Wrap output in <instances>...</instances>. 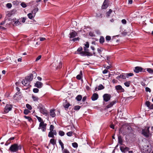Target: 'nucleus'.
<instances>
[{
	"label": "nucleus",
	"instance_id": "1",
	"mask_svg": "<svg viewBox=\"0 0 153 153\" xmlns=\"http://www.w3.org/2000/svg\"><path fill=\"white\" fill-rule=\"evenodd\" d=\"M38 108L39 110L40 113L46 116L49 115L48 112L45 109L44 106L41 104H39L38 107Z\"/></svg>",
	"mask_w": 153,
	"mask_h": 153
},
{
	"label": "nucleus",
	"instance_id": "2",
	"mask_svg": "<svg viewBox=\"0 0 153 153\" xmlns=\"http://www.w3.org/2000/svg\"><path fill=\"white\" fill-rule=\"evenodd\" d=\"M22 146L21 145H18L17 144H14L12 145L9 148L10 150L13 152H15L18 150H21Z\"/></svg>",
	"mask_w": 153,
	"mask_h": 153
},
{
	"label": "nucleus",
	"instance_id": "3",
	"mask_svg": "<svg viewBox=\"0 0 153 153\" xmlns=\"http://www.w3.org/2000/svg\"><path fill=\"white\" fill-rule=\"evenodd\" d=\"M149 127H146L142 130V134L146 137H148L149 136Z\"/></svg>",
	"mask_w": 153,
	"mask_h": 153
},
{
	"label": "nucleus",
	"instance_id": "4",
	"mask_svg": "<svg viewBox=\"0 0 153 153\" xmlns=\"http://www.w3.org/2000/svg\"><path fill=\"white\" fill-rule=\"evenodd\" d=\"M85 51H82L79 53V54L82 56H85L86 55L88 56H91L93 55L91 53L88 52V49H86L85 48H84Z\"/></svg>",
	"mask_w": 153,
	"mask_h": 153
},
{
	"label": "nucleus",
	"instance_id": "5",
	"mask_svg": "<svg viewBox=\"0 0 153 153\" xmlns=\"http://www.w3.org/2000/svg\"><path fill=\"white\" fill-rule=\"evenodd\" d=\"M47 124L44 123L43 121L40 123L38 129H41L43 131H45L46 129Z\"/></svg>",
	"mask_w": 153,
	"mask_h": 153
},
{
	"label": "nucleus",
	"instance_id": "6",
	"mask_svg": "<svg viewBox=\"0 0 153 153\" xmlns=\"http://www.w3.org/2000/svg\"><path fill=\"white\" fill-rule=\"evenodd\" d=\"M12 108V106L11 105H7L4 108V112L5 113H8L9 111L11 110Z\"/></svg>",
	"mask_w": 153,
	"mask_h": 153
},
{
	"label": "nucleus",
	"instance_id": "7",
	"mask_svg": "<svg viewBox=\"0 0 153 153\" xmlns=\"http://www.w3.org/2000/svg\"><path fill=\"white\" fill-rule=\"evenodd\" d=\"M111 95L108 94H105L103 96L104 100L105 102H108L111 99Z\"/></svg>",
	"mask_w": 153,
	"mask_h": 153
},
{
	"label": "nucleus",
	"instance_id": "8",
	"mask_svg": "<svg viewBox=\"0 0 153 153\" xmlns=\"http://www.w3.org/2000/svg\"><path fill=\"white\" fill-rule=\"evenodd\" d=\"M143 68L137 66L135 68L134 70V71L137 73L141 72L142 71Z\"/></svg>",
	"mask_w": 153,
	"mask_h": 153
},
{
	"label": "nucleus",
	"instance_id": "9",
	"mask_svg": "<svg viewBox=\"0 0 153 153\" xmlns=\"http://www.w3.org/2000/svg\"><path fill=\"white\" fill-rule=\"evenodd\" d=\"M56 64L57 65L56 67V69H59L62 68V63H61V62H57V61L56 62H54V63L53 64V66H54V65H56Z\"/></svg>",
	"mask_w": 153,
	"mask_h": 153
},
{
	"label": "nucleus",
	"instance_id": "10",
	"mask_svg": "<svg viewBox=\"0 0 153 153\" xmlns=\"http://www.w3.org/2000/svg\"><path fill=\"white\" fill-rule=\"evenodd\" d=\"M115 88L117 91H119L120 92H123L124 91V89L120 85L116 86L115 87Z\"/></svg>",
	"mask_w": 153,
	"mask_h": 153
},
{
	"label": "nucleus",
	"instance_id": "11",
	"mask_svg": "<svg viewBox=\"0 0 153 153\" xmlns=\"http://www.w3.org/2000/svg\"><path fill=\"white\" fill-rule=\"evenodd\" d=\"M13 22H14V23L13 25L14 26H17L20 24H21V23L19 21V19H18L16 20V19H13L12 20Z\"/></svg>",
	"mask_w": 153,
	"mask_h": 153
},
{
	"label": "nucleus",
	"instance_id": "12",
	"mask_svg": "<svg viewBox=\"0 0 153 153\" xmlns=\"http://www.w3.org/2000/svg\"><path fill=\"white\" fill-rule=\"evenodd\" d=\"M43 83L39 81H37L35 84V86L36 87L39 88H41L43 86Z\"/></svg>",
	"mask_w": 153,
	"mask_h": 153
},
{
	"label": "nucleus",
	"instance_id": "13",
	"mask_svg": "<svg viewBox=\"0 0 153 153\" xmlns=\"http://www.w3.org/2000/svg\"><path fill=\"white\" fill-rule=\"evenodd\" d=\"M69 35L70 36V38H74L77 35V33L75 31L72 30V32L70 33Z\"/></svg>",
	"mask_w": 153,
	"mask_h": 153
},
{
	"label": "nucleus",
	"instance_id": "14",
	"mask_svg": "<svg viewBox=\"0 0 153 153\" xmlns=\"http://www.w3.org/2000/svg\"><path fill=\"white\" fill-rule=\"evenodd\" d=\"M108 1L105 0L102 6V9H105L108 7Z\"/></svg>",
	"mask_w": 153,
	"mask_h": 153
},
{
	"label": "nucleus",
	"instance_id": "15",
	"mask_svg": "<svg viewBox=\"0 0 153 153\" xmlns=\"http://www.w3.org/2000/svg\"><path fill=\"white\" fill-rule=\"evenodd\" d=\"M147 148H146L145 149H143L144 150V152L145 153H150L152 150V147L151 146L150 147H149V146H147Z\"/></svg>",
	"mask_w": 153,
	"mask_h": 153
},
{
	"label": "nucleus",
	"instance_id": "16",
	"mask_svg": "<svg viewBox=\"0 0 153 153\" xmlns=\"http://www.w3.org/2000/svg\"><path fill=\"white\" fill-rule=\"evenodd\" d=\"M117 101L116 100H114L113 101L111 102L109 104L107 105L106 106L107 108H109L112 107L113 105L115 104L116 103Z\"/></svg>",
	"mask_w": 153,
	"mask_h": 153
},
{
	"label": "nucleus",
	"instance_id": "17",
	"mask_svg": "<svg viewBox=\"0 0 153 153\" xmlns=\"http://www.w3.org/2000/svg\"><path fill=\"white\" fill-rule=\"evenodd\" d=\"M98 98V95L97 94L94 93L92 96L91 97V98L92 100L95 101Z\"/></svg>",
	"mask_w": 153,
	"mask_h": 153
},
{
	"label": "nucleus",
	"instance_id": "18",
	"mask_svg": "<svg viewBox=\"0 0 153 153\" xmlns=\"http://www.w3.org/2000/svg\"><path fill=\"white\" fill-rule=\"evenodd\" d=\"M25 79L30 82L33 79V74H31L29 76L26 77Z\"/></svg>",
	"mask_w": 153,
	"mask_h": 153
},
{
	"label": "nucleus",
	"instance_id": "19",
	"mask_svg": "<svg viewBox=\"0 0 153 153\" xmlns=\"http://www.w3.org/2000/svg\"><path fill=\"white\" fill-rule=\"evenodd\" d=\"M55 110L54 109H51L50 110V115L52 117H54L56 116V114L54 112Z\"/></svg>",
	"mask_w": 153,
	"mask_h": 153
},
{
	"label": "nucleus",
	"instance_id": "20",
	"mask_svg": "<svg viewBox=\"0 0 153 153\" xmlns=\"http://www.w3.org/2000/svg\"><path fill=\"white\" fill-rule=\"evenodd\" d=\"M22 84L25 86H28L30 83L26 79L23 80L22 82Z\"/></svg>",
	"mask_w": 153,
	"mask_h": 153
},
{
	"label": "nucleus",
	"instance_id": "21",
	"mask_svg": "<svg viewBox=\"0 0 153 153\" xmlns=\"http://www.w3.org/2000/svg\"><path fill=\"white\" fill-rule=\"evenodd\" d=\"M124 75H120V76H118L116 77V79H120V78H121L123 79H126V76L125 74Z\"/></svg>",
	"mask_w": 153,
	"mask_h": 153
},
{
	"label": "nucleus",
	"instance_id": "22",
	"mask_svg": "<svg viewBox=\"0 0 153 153\" xmlns=\"http://www.w3.org/2000/svg\"><path fill=\"white\" fill-rule=\"evenodd\" d=\"M70 105V104L69 103H63V106L65 109H68Z\"/></svg>",
	"mask_w": 153,
	"mask_h": 153
},
{
	"label": "nucleus",
	"instance_id": "23",
	"mask_svg": "<svg viewBox=\"0 0 153 153\" xmlns=\"http://www.w3.org/2000/svg\"><path fill=\"white\" fill-rule=\"evenodd\" d=\"M27 16L30 19H32L35 16L33 14H32V13L31 12L28 13L27 15Z\"/></svg>",
	"mask_w": 153,
	"mask_h": 153
},
{
	"label": "nucleus",
	"instance_id": "24",
	"mask_svg": "<svg viewBox=\"0 0 153 153\" xmlns=\"http://www.w3.org/2000/svg\"><path fill=\"white\" fill-rule=\"evenodd\" d=\"M39 9L38 8H35L32 11L31 13L33 14L35 16L36 13L38 11Z\"/></svg>",
	"mask_w": 153,
	"mask_h": 153
},
{
	"label": "nucleus",
	"instance_id": "25",
	"mask_svg": "<svg viewBox=\"0 0 153 153\" xmlns=\"http://www.w3.org/2000/svg\"><path fill=\"white\" fill-rule=\"evenodd\" d=\"M118 142L119 144L122 145L123 143V140L121 136L118 137Z\"/></svg>",
	"mask_w": 153,
	"mask_h": 153
},
{
	"label": "nucleus",
	"instance_id": "26",
	"mask_svg": "<svg viewBox=\"0 0 153 153\" xmlns=\"http://www.w3.org/2000/svg\"><path fill=\"white\" fill-rule=\"evenodd\" d=\"M82 74V71H80V74L76 76V79H78L80 80L81 78V76Z\"/></svg>",
	"mask_w": 153,
	"mask_h": 153
},
{
	"label": "nucleus",
	"instance_id": "27",
	"mask_svg": "<svg viewBox=\"0 0 153 153\" xmlns=\"http://www.w3.org/2000/svg\"><path fill=\"white\" fill-rule=\"evenodd\" d=\"M105 39L103 36H101L100 37V42L101 44H102L104 42Z\"/></svg>",
	"mask_w": 153,
	"mask_h": 153
},
{
	"label": "nucleus",
	"instance_id": "28",
	"mask_svg": "<svg viewBox=\"0 0 153 153\" xmlns=\"http://www.w3.org/2000/svg\"><path fill=\"white\" fill-rule=\"evenodd\" d=\"M32 98L33 99V100L35 101H37L39 99L38 97H37L36 96H35L33 95L32 96Z\"/></svg>",
	"mask_w": 153,
	"mask_h": 153
},
{
	"label": "nucleus",
	"instance_id": "29",
	"mask_svg": "<svg viewBox=\"0 0 153 153\" xmlns=\"http://www.w3.org/2000/svg\"><path fill=\"white\" fill-rule=\"evenodd\" d=\"M82 98V96L80 95H78L76 98V99L78 101H79L81 100Z\"/></svg>",
	"mask_w": 153,
	"mask_h": 153
},
{
	"label": "nucleus",
	"instance_id": "30",
	"mask_svg": "<svg viewBox=\"0 0 153 153\" xmlns=\"http://www.w3.org/2000/svg\"><path fill=\"white\" fill-rule=\"evenodd\" d=\"M104 88V87L102 84H100L98 86V90H99L103 89Z\"/></svg>",
	"mask_w": 153,
	"mask_h": 153
},
{
	"label": "nucleus",
	"instance_id": "31",
	"mask_svg": "<svg viewBox=\"0 0 153 153\" xmlns=\"http://www.w3.org/2000/svg\"><path fill=\"white\" fill-rule=\"evenodd\" d=\"M48 136L49 137L54 138V135L53 134V132L52 131H50L49 133Z\"/></svg>",
	"mask_w": 153,
	"mask_h": 153
},
{
	"label": "nucleus",
	"instance_id": "32",
	"mask_svg": "<svg viewBox=\"0 0 153 153\" xmlns=\"http://www.w3.org/2000/svg\"><path fill=\"white\" fill-rule=\"evenodd\" d=\"M50 143L53 146L56 144V142L54 139H51L50 140Z\"/></svg>",
	"mask_w": 153,
	"mask_h": 153
},
{
	"label": "nucleus",
	"instance_id": "33",
	"mask_svg": "<svg viewBox=\"0 0 153 153\" xmlns=\"http://www.w3.org/2000/svg\"><path fill=\"white\" fill-rule=\"evenodd\" d=\"M146 105L149 108L150 106V102L149 101H147L145 103Z\"/></svg>",
	"mask_w": 153,
	"mask_h": 153
},
{
	"label": "nucleus",
	"instance_id": "34",
	"mask_svg": "<svg viewBox=\"0 0 153 153\" xmlns=\"http://www.w3.org/2000/svg\"><path fill=\"white\" fill-rule=\"evenodd\" d=\"M147 71L149 73H151V74L153 73V70H152V69L150 68H147Z\"/></svg>",
	"mask_w": 153,
	"mask_h": 153
},
{
	"label": "nucleus",
	"instance_id": "35",
	"mask_svg": "<svg viewBox=\"0 0 153 153\" xmlns=\"http://www.w3.org/2000/svg\"><path fill=\"white\" fill-rule=\"evenodd\" d=\"M112 12V10L110 9L109 11L106 13V16L107 17H108L110 16V14Z\"/></svg>",
	"mask_w": 153,
	"mask_h": 153
},
{
	"label": "nucleus",
	"instance_id": "36",
	"mask_svg": "<svg viewBox=\"0 0 153 153\" xmlns=\"http://www.w3.org/2000/svg\"><path fill=\"white\" fill-rule=\"evenodd\" d=\"M125 75H126V77H128V76H133L134 74L133 73H130L128 74H125Z\"/></svg>",
	"mask_w": 153,
	"mask_h": 153
},
{
	"label": "nucleus",
	"instance_id": "37",
	"mask_svg": "<svg viewBox=\"0 0 153 153\" xmlns=\"http://www.w3.org/2000/svg\"><path fill=\"white\" fill-rule=\"evenodd\" d=\"M24 117L26 119H27L30 122L31 121H32V119L30 117L26 116H24Z\"/></svg>",
	"mask_w": 153,
	"mask_h": 153
},
{
	"label": "nucleus",
	"instance_id": "38",
	"mask_svg": "<svg viewBox=\"0 0 153 153\" xmlns=\"http://www.w3.org/2000/svg\"><path fill=\"white\" fill-rule=\"evenodd\" d=\"M26 107L28 109H29L30 110H31L32 109L31 106L30 105L28 104H27L26 105Z\"/></svg>",
	"mask_w": 153,
	"mask_h": 153
},
{
	"label": "nucleus",
	"instance_id": "39",
	"mask_svg": "<svg viewBox=\"0 0 153 153\" xmlns=\"http://www.w3.org/2000/svg\"><path fill=\"white\" fill-rule=\"evenodd\" d=\"M80 106L79 105H76L74 107V109L76 110H78L80 109Z\"/></svg>",
	"mask_w": 153,
	"mask_h": 153
},
{
	"label": "nucleus",
	"instance_id": "40",
	"mask_svg": "<svg viewBox=\"0 0 153 153\" xmlns=\"http://www.w3.org/2000/svg\"><path fill=\"white\" fill-rule=\"evenodd\" d=\"M21 6L24 8L27 7V5L24 2H23L21 4Z\"/></svg>",
	"mask_w": 153,
	"mask_h": 153
},
{
	"label": "nucleus",
	"instance_id": "41",
	"mask_svg": "<svg viewBox=\"0 0 153 153\" xmlns=\"http://www.w3.org/2000/svg\"><path fill=\"white\" fill-rule=\"evenodd\" d=\"M54 126L52 125H50V130L51 131H53V129L54 128Z\"/></svg>",
	"mask_w": 153,
	"mask_h": 153
},
{
	"label": "nucleus",
	"instance_id": "42",
	"mask_svg": "<svg viewBox=\"0 0 153 153\" xmlns=\"http://www.w3.org/2000/svg\"><path fill=\"white\" fill-rule=\"evenodd\" d=\"M12 6V4L10 3H8L6 4V7L8 8H10Z\"/></svg>",
	"mask_w": 153,
	"mask_h": 153
},
{
	"label": "nucleus",
	"instance_id": "43",
	"mask_svg": "<svg viewBox=\"0 0 153 153\" xmlns=\"http://www.w3.org/2000/svg\"><path fill=\"white\" fill-rule=\"evenodd\" d=\"M59 134L61 136H63L65 134V133L62 131H60L59 132Z\"/></svg>",
	"mask_w": 153,
	"mask_h": 153
},
{
	"label": "nucleus",
	"instance_id": "44",
	"mask_svg": "<svg viewBox=\"0 0 153 153\" xmlns=\"http://www.w3.org/2000/svg\"><path fill=\"white\" fill-rule=\"evenodd\" d=\"M30 111L28 110V109H25L24 111V113L25 114H28L29 112Z\"/></svg>",
	"mask_w": 153,
	"mask_h": 153
},
{
	"label": "nucleus",
	"instance_id": "45",
	"mask_svg": "<svg viewBox=\"0 0 153 153\" xmlns=\"http://www.w3.org/2000/svg\"><path fill=\"white\" fill-rule=\"evenodd\" d=\"M105 39L107 41H109L111 39V37L110 36H107L106 37Z\"/></svg>",
	"mask_w": 153,
	"mask_h": 153
},
{
	"label": "nucleus",
	"instance_id": "46",
	"mask_svg": "<svg viewBox=\"0 0 153 153\" xmlns=\"http://www.w3.org/2000/svg\"><path fill=\"white\" fill-rule=\"evenodd\" d=\"M39 91L38 89L37 88H34L33 90V91L34 93H37Z\"/></svg>",
	"mask_w": 153,
	"mask_h": 153
},
{
	"label": "nucleus",
	"instance_id": "47",
	"mask_svg": "<svg viewBox=\"0 0 153 153\" xmlns=\"http://www.w3.org/2000/svg\"><path fill=\"white\" fill-rule=\"evenodd\" d=\"M72 144L73 146L75 148L77 147L78 146V144L76 143H73Z\"/></svg>",
	"mask_w": 153,
	"mask_h": 153
},
{
	"label": "nucleus",
	"instance_id": "48",
	"mask_svg": "<svg viewBox=\"0 0 153 153\" xmlns=\"http://www.w3.org/2000/svg\"><path fill=\"white\" fill-rule=\"evenodd\" d=\"M97 51L98 52V53H99L101 54V52L103 50V49L102 48H97Z\"/></svg>",
	"mask_w": 153,
	"mask_h": 153
},
{
	"label": "nucleus",
	"instance_id": "49",
	"mask_svg": "<svg viewBox=\"0 0 153 153\" xmlns=\"http://www.w3.org/2000/svg\"><path fill=\"white\" fill-rule=\"evenodd\" d=\"M72 131H70L67 133V135L68 136H71L72 135Z\"/></svg>",
	"mask_w": 153,
	"mask_h": 153
},
{
	"label": "nucleus",
	"instance_id": "50",
	"mask_svg": "<svg viewBox=\"0 0 153 153\" xmlns=\"http://www.w3.org/2000/svg\"><path fill=\"white\" fill-rule=\"evenodd\" d=\"M36 117L39 122H40V123L42 122L43 121H42V119L40 117H39L37 116H36Z\"/></svg>",
	"mask_w": 153,
	"mask_h": 153
},
{
	"label": "nucleus",
	"instance_id": "51",
	"mask_svg": "<svg viewBox=\"0 0 153 153\" xmlns=\"http://www.w3.org/2000/svg\"><path fill=\"white\" fill-rule=\"evenodd\" d=\"M129 149V148L126 147L124 148V152L125 153L127 151H128Z\"/></svg>",
	"mask_w": 153,
	"mask_h": 153
},
{
	"label": "nucleus",
	"instance_id": "52",
	"mask_svg": "<svg viewBox=\"0 0 153 153\" xmlns=\"http://www.w3.org/2000/svg\"><path fill=\"white\" fill-rule=\"evenodd\" d=\"M41 55H39V56L36 58L35 61H37L39 60L41 58Z\"/></svg>",
	"mask_w": 153,
	"mask_h": 153
},
{
	"label": "nucleus",
	"instance_id": "53",
	"mask_svg": "<svg viewBox=\"0 0 153 153\" xmlns=\"http://www.w3.org/2000/svg\"><path fill=\"white\" fill-rule=\"evenodd\" d=\"M130 84V83L129 82H126L124 83V85L127 87H129Z\"/></svg>",
	"mask_w": 153,
	"mask_h": 153
},
{
	"label": "nucleus",
	"instance_id": "54",
	"mask_svg": "<svg viewBox=\"0 0 153 153\" xmlns=\"http://www.w3.org/2000/svg\"><path fill=\"white\" fill-rule=\"evenodd\" d=\"M146 92H150L151 91V90L150 88L148 87H146Z\"/></svg>",
	"mask_w": 153,
	"mask_h": 153
},
{
	"label": "nucleus",
	"instance_id": "55",
	"mask_svg": "<svg viewBox=\"0 0 153 153\" xmlns=\"http://www.w3.org/2000/svg\"><path fill=\"white\" fill-rule=\"evenodd\" d=\"M85 47L86 49V48H88L89 47V44L88 42H87L86 44H85Z\"/></svg>",
	"mask_w": 153,
	"mask_h": 153
},
{
	"label": "nucleus",
	"instance_id": "56",
	"mask_svg": "<svg viewBox=\"0 0 153 153\" xmlns=\"http://www.w3.org/2000/svg\"><path fill=\"white\" fill-rule=\"evenodd\" d=\"M120 149L121 151V152H124V147H123L121 146V147H120Z\"/></svg>",
	"mask_w": 153,
	"mask_h": 153
},
{
	"label": "nucleus",
	"instance_id": "57",
	"mask_svg": "<svg viewBox=\"0 0 153 153\" xmlns=\"http://www.w3.org/2000/svg\"><path fill=\"white\" fill-rule=\"evenodd\" d=\"M108 62V63L110 65L109 66H107L106 67V68L107 69H109V68H111V67H112V66L111 65V64H109V62Z\"/></svg>",
	"mask_w": 153,
	"mask_h": 153
},
{
	"label": "nucleus",
	"instance_id": "58",
	"mask_svg": "<svg viewBox=\"0 0 153 153\" xmlns=\"http://www.w3.org/2000/svg\"><path fill=\"white\" fill-rule=\"evenodd\" d=\"M122 22L123 24H126V20L125 19H122Z\"/></svg>",
	"mask_w": 153,
	"mask_h": 153
},
{
	"label": "nucleus",
	"instance_id": "59",
	"mask_svg": "<svg viewBox=\"0 0 153 153\" xmlns=\"http://www.w3.org/2000/svg\"><path fill=\"white\" fill-rule=\"evenodd\" d=\"M79 38H74V39H73L72 40L74 42H75L77 40H79Z\"/></svg>",
	"mask_w": 153,
	"mask_h": 153
},
{
	"label": "nucleus",
	"instance_id": "60",
	"mask_svg": "<svg viewBox=\"0 0 153 153\" xmlns=\"http://www.w3.org/2000/svg\"><path fill=\"white\" fill-rule=\"evenodd\" d=\"M108 71L107 69L104 70L102 72L103 74H105L107 73L108 72Z\"/></svg>",
	"mask_w": 153,
	"mask_h": 153
},
{
	"label": "nucleus",
	"instance_id": "61",
	"mask_svg": "<svg viewBox=\"0 0 153 153\" xmlns=\"http://www.w3.org/2000/svg\"><path fill=\"white\" fill-rule=\"evenodd\" d=\"M82 50V48L81 47H80L78 49L77 51L79 52H80Z\"/></svg>",
	"mask_w": 153,
	"mask_h": 153
},
{
	"label": "nucleus",
	"instance_id": "62",
	"mask_svg": "<svg viewBox=\"0 0 153 153\" xmlns=\"http://www.w3.org/2000/svg\"><path fill=\"white\" fill-rule=\"evenodd\" d=\"M26 20V19L25 18L23 17L22 18V22L23 23H24L25 22V21Z\"/></svg>",
	"mask_w": 153,
	"mask_h": 153
},
{
	"label": "nucleus",
	"instance_id": "63",
	"mask_svg": "<svg viewBox=\"0 0 153 153\" xmlns=\"http://www.w3.org/2000/svg\"><path fill=\"white\" fill-rule=\"evenodd\" d=\"M86 98H87V97L84 96L82 98V101L83 102H85V100H86Z\"/></svg>",
	"mask_w": 153,
	"mask_h": 153
},
{
	"label": "nucleus",
	"instance_id": "64",
	"mask_svg": "<svg viewBox=\"0 0 153 153\" xmlns=\"http://www.w3.org/2000/svg\"><path fill=\"white\" fill-rule=\"evenodd\" d=\"M52 131V132L53 135H56L57 133H56V130H53V131Z\"/></svg>",
	"mask_w": 153,
	"mask_h": 153
}]
</instances>
